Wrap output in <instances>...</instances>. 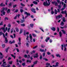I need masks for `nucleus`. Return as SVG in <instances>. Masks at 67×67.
Here are the masks:
<instances>
[{
    "instance_id": "obj_1",
    "label": "nucleus",
    "mask_w": 67,
    "mask_h": 67,
    "mask_svg": "<svg viewBox=\"0 0 67 67\" xmlns=\"http://www.w3.org/2000/svg\"><path fill=\"white\" fill-rule=\"evenodd\" d=\"M7 9H8V8H3L1 10V12L3 13V15H5V12H4V10H7Z\"/></svg>"
},
{
    "instance_id": "obj_2",
    "label": "nucleus",
    "mask_w": 67,
    "mask_h": 67,
    "mask_svg": "<svg viewBox=\"0 0 67 67\" xmlns=\"http://www.w3.org/2000/svg\"><path fill=\"white\" fill-rule=\"evenodd\" d=\"M46 2H44L43 4L44 6H46L47 5H50V2H48V3L47 2V1H46Z\"/></svg>"
},
{
    "instance_id": "obj_3",
    "label": "nucleus",
    "mask_w": 67,
    "mask_h": 67,
    "mask_svg": "<svg viewBox=\"0 0 67 67\" xmlns=\"http://www.w3.org/2000/svg\"><path fill=\"white\" fill-rule=\"evenodd\" d=\"M29 37L30 39V42H33V41H32V36L31 34H30L29 35Z\"/></svg>"
},
{
    "instance_id": "obj_4",
    "label": "nucleus",
    "mask_w": 67,
    "mask_h": 67,
    "mask_svg": "<svg viewBox=\"0 0 67 67\" xmlns=\"http://www.w3.org/2000/svg\"><path fill=\"white\" fill-rule=\"evenodd\" d=\"M62 16H63L62 15H59L56 16V19H59L58 18H60Z\"/></svg>"
},
{
    "instance_id": "obj_5",
    "label": "nucleus",
    "mask_w": 67,
    "mask_h": 67,
    "mask_svg": "<svg viewBox=\"0 0 67 67\" xmlns=\"http://www.w3.org/2000/svg\"><path fill=\"white\" fill-rule=\"evenodd\" d=\"M5 27H1L0 29V30H3L4 31V33H5Z\"/></svg>"
},
{
    "instance_id": "obj_6",
    "label": "nucleus",
    "mask_w": 67,
    "mask_h": 67,
    "mask_svg": "<svg viewBox=\"0 0 67 67\" xmlns=\"http://www.w3.org/2000/svg\"><path fill=\"white\" fill-rule=\"evenodd\" d=\"M67 11L65 10L64 12V11H62V12H61V13H62V14H63V13H65V14H66V16H65V17H67Z\"/></svg>"
},
{
    "instance_id": "obj_7",
    "label": "nucleus",
    "mask_w": 67,
    "mask_h": 67,
    "mask_svg": "<svg viewBox=\"0 0 67 67\" xmlns=\"http://www.w3.org/2000/svg\"><path fill=\"white\" fill-rule=\"evenodd\" d=\"M6 63L5 62H3V64L1 65V66L2 67V66H3V67H7V66H5V65H7V64H5Z\"/></svg>"
},
{
    "instance_id": "obj_8",
    "label": "nucleus",
    "mask_w": 67,
    "mask_h": 67,
    "mask_svg": "<svg viewBox=\"0 0 67 67\" xmlns=\"http://www.w3.org/2000/svg\"><path fill=\"white\" fill-rule=\"evenodd\" d=\"M24 14H26V15H31V14L30 13H28L26 12H24Z\"/></svg>"
},
{
    "instance_id": "obj_9",
    "label": "nucleus",
    "mask_w": 67,
    "mask_h": 67,
    "mask_svg": "<svg viewBox=\"0 0 67 67\" xmlns=\"http://www.w3.org/2000/svg\"><path fill=\"white\" fill-rule=\"evenodd\" d=\"M28 57H27V55L25 54L24 55V57H25V58H26V57H27V58H30V55H28Z\"/></svg>"
},
{
    "instance_id": "obj_10",
    "label": "nucleus",
    "mask_w": 67,
    "mask_h": 67,
    "mask_svg": "<svg viewBox=\"0 0 67 67\" xmlns=\"http://www.w3.org/2000/svg\"><path fill=\"white\" fill-rule=\"evenodd\" d=\"M31 11H32V12H34V13H36V11H35V9L34 8H32L31 9Z\"/></svg>"
},
{
    "instance_id": "obj_11",
    "label": "nucleus",
    "mask_w": 67,
    "mask_h": 67,
    "mask_svg": "<svg viewBox=\"0 0 67 67\" xmlns=\"http://www.w3.org/2000/svg\"><path fill=\"white\" fill-rule=\"evenodd\" d=\"M2 34L3 35V36L4 37H5V35H4V34L2 32H0V36L2 35Z\"/></svg>"
},
{
    "instance_id": "obj_12",
    "label": "nucleus",
    "mask_w": 67,
    "mask_h": 67,
    "mask_svg": "<svg viewBox=\"0 0 67 67\" xmlns=\"http://www.w3.org/2000/svg\"><path fill=\"white\" fill-rule=\"evenodd\" d=\"M32 2L33 3L35 4L36 5H37V4H38V3H37V2L35 1H33Z\"/></svg>"
},
{
    "instance_id": "obj_13",
    "label": "nucleus",
    "mask_w": 67,
    "mask_h": 67,
    "mask_svg": "<svg viewBox=\"0 0 67 67\" xmlns=\"http://www.w3.org/2000/svg\"><path fill=\"white\" fill-rule=\"evenodd\" d=\"M50 38H49V37H47L46 39L45 40V41L46 42H48V41L49 40Z\"/></svg>"
},
{
    "instance_id": "obj_14",
    "label": "nucleus",
    "mask_w": 67,
    "mask_h": 67,
    "mask_svg": "<svg viewBox=\"0 0 67 67\" xmlns=\"http://www.w3.org/2000/svg\"><path fill=\"white\" fill-rule=\"evenodd\" d=\"M37 62H38V61H35L34 62V65H36L37 64Z\"/></svg>"
},
{
    "instance_id": "obj_15",
    "label": "nucleus",
    "mask_w": 67,
    "mask_h": 67,
    "mask_svg": "<svg viewBox=\"0 0 67 67\" xmlns=\"http://www.w3.org/2000/svg\"><path fill=\"white\" fill-rule=\"evenodd\" d=\"M29 32H26V33H25V32L24 33V35H25L26 34V35H28V34H29Z\"/></svg>"
},
{
    "instance_id": "obj_16",
    "label": "nucleus",
    "mask_w": 67,
    "mask_h": 67,
    "mask_svg": "<svg viewBox=\"0 0 67 67\" xmlns=\"http://www.w3.org/2000/svg\"><path fill=\"white\" fill-rule=\"evenodd\" d=\"M2 53L0 52V58H2Z\"/></svg>"
},
{
    "instance_id": "obj_17",
    "label": "nucleus",
    "mask_w": 67,
    "mask_h": 67,
    "mask_svg": "<svg viewBox=\"0 0 67 67\" xmlns=\"http://www.w3.org/2000/svg\"><path fill=\"white\" fill-rule=\"evenodd\" d=\"M51 30H53V31H55L56 30V29H55V28H54V27H53L52 28H51Z\"/></svg>"
},
{
    "instance_id": "obj_18",
    "label": "nucleus",
    "mask_w": 67,
    "mask_h": 67,
    "mask_svg": "<svg viewBox=\"0 0 67 67\" xmlns=\"http://www.w3.org/2000/svg\"><path fill=\"white\" fill-rule=\"evenodd\" d=\"M54 11L55 14H57V13L58 12V11H57V10L56 9H55L54 10Z\"/></svg>"
},
{
    "instance_id": "obj_19",
    "label": "nucleus",
    "mask_w": 67,
    "mask_h": 67,
    "mask_svg": "<svg viewBox=\"0 0 67 67\" xmlns=\"http://www.w3.org/2000/svg\"><path fill=\"white\" fill-rule=\"evenodd\" d=\"M60 25H61V26H63V25H64V23L63 21L61 23Z\"/></svg>"
},
{
    "instance_id": "obj_20",
    "label": "nucleus",
    "mask_w": 67,
    "mask_h": 67,
    "mask_svg": "<svg viewBox=\"0 0 67 67\" xmlns=\"http://www.w3.org/2000/svg\"><path fill=\"white\" fill-rule=\"evenodd\" d=\"M62 31L63 34H66V31H65L64 30H62Z\"/></svg>"
},
{
    "instance_id": "obj_21",
    "label": "nucleus",
    "mask_w": 67,
    "mask_h": 67,
    "mask_svg": "<svg viewBox=\"0 0 67 67\" xmlns=\"http://www.w3.org/2000/svg\"><path fill=\"white\" fill-rule=\"evenodd\" d=\"M58 65H59V63L58 62H56L55 63V65L57 67H58Z\"/></svg>"
},
{
    "instance_id": "obj_22",
    "label": "nucleus",
    "mask_w": 67,
    "mask_h": 67,
    "mask_svg": "<svg viewBox=\"0 0 67 67\" xmlns=\"http://www.w3.org/2000/svg\"><path fill=\"white\" fill-rule=\"evenodd\" d=\"M5 43H7L8 42V40H7V38L5 37Z\"/></svg>"
},
{
    "instance_id": "obj_23",
    "label": "nucleus",
    "mask_w": 67,
    "mask_h": 67,
    "mask_svg": "<svg viewBox=\"0 0 67 67\" xmlns=\"http://www.w3.org/2000/svg\"><path fill=\"white\" fill-rule=\"evenodd\" d=\"M10 11H11V10H10V9H8L7 11V13H9L10 12Z\"/></svg>"
},
{
    "instance_id": "obj_24",
    "label": "nucleus",
    "mask_w": 67,
    "mask_h": 67,
    "mask_svg": "<svg viewBox=\"0 0 67 67\" xmlns=\"http://www.w3.org/2000/svg\"><path fill=\"white\" fill-rule=\"evenodd\" d=\"M12 62H13V61H11L8 62V63L9 64H10V65H12Z\"/></svg>"
},
{
    "instance_id": "obj_25",
    "label": "nucleus",
    "mask_w": 67,
    "mask_h": 67,
    "mask_svg": "<svg viewBox=\"0 0 67 67\" xmlns=\"http://www.w3.org/2000/svg\"><path fill=\"white\" fill-rule=\"evenodd\" d=\"M11 55L14 58V59H15V55H14L13 54H11Z\"/></svg>"
},
{
    "instance_id": "obj_26",
    "label": "nucleus",
    "mask_w": 67,
    "mask_h": 67,
    "mask_svg": "<svg viewBox=\"0 0 67 67\" xmlns=\"http://www.w3.org/2000/svg\"><path fill=\"white\" fill-rule=\"evenodd\" d=\"M55 56H56L57 57H59V58L60 57V55H59V54H56Z\"/></svg>"
},
{
    "instance_id": "obj_27",
    "label": "nucleus",
    "mask_w": 67,
    "mask_h": 67,
    "mask_svg": "<svg viewBox=\"0 0 67 67\" xmlns=\"http://www.w3.org/2000/svg\"><path fill=\"white\" fill-rule=\"evenodd\" d=\"M40 52H44V50L43 49H40Z\"/></svg>"
},
{
    "instance_id": "obj_28",
    "label": "nucleus",
    "mask_w": 67,
    "mask_h": 67,
    "mask_svg": "<svg viewBox=\"0 0 67 67\" xmlns=\"http://www.w3.org/2000/svg\"><path fill=\"white\" fill-rule=\"evenodd\" d=\"M11 26V24H9L7 25V27L9 28H10Z\"/></svg>"
},
{
    "instance_id": "obj_29",
    "label": "nucleus",
    "mask_w": 67,
    "mask_h": 67,
    "mask_svg": "<svg viewBox=\"0 0 67 67\" xmlns=\"http://www.w3.org/2000/svg\"><path fill=\"white\" fill-rule=\"evenodd\" d=\"M25 20H21L20 22L21 23H23V22H24Z\"/></svg>"
},
{
    "instance_id": "obj_30",
    "label": "nucleus",
    "mask_w": 67,
    "mask_h": 67,
    "mask_svg": "<svg viewBox=\"0 0 67 67\" xmlns=\"http://www.w3.org/2000/svg\"><path fill=\"white\" fill-rule=\"evenodd\" d=\"M65 17H63V21L64 22H66V20H65Z\"/></svg>"
},
{
    "instance_id": "obj_31",
    "label": "nucleus",
    "mask_w": 67,
    "mask_h": 67,
    "mask_svg": "<svg viewBox=\"0 0 67 67\" xmlns=\"http://www.w3.org/2000/svg\"><path fill=\"white\" fill-rule=\"evenodd\" d=\"M59 34L60 35V37H61L62 35V32H59Z\"/></svg>"
},
{
    "instance_id": "obj_32",
    "label": "nucleus",
    "mask_w": 67,
    "mask_h": 67,
    "mask_svg": "<svg viewBox=\"0 0 67 67\" xmlns=\"http://www.w3.org/2000/svg\"><path fill=\"white\" fill-rule=\"evenodd\" d=\"M26 63H28V62H29L30 63H31V61L30 60H26Z\"/></svg>"
},
{
    "instance_id": "obj_33",
    "label": "nucleus",
    "mask_w": 67,
    "mask_h": 67,
    "mask_svg": "<svg viewBox=\"0 0 67 67\" xmlns=\"http://www.w3.org/2000/svg\"><path fill=\"white\" fill-rule=\"evenodd\" d=\"M46 65H47V66H49L50 65V64L49 63H46Z\"/></svg>"
},
{
    "instance_id": "obj_34",
    "label": "nucleus",
    "mask_w": 67,
    "mask_h": 67,
    "mask_svg": "<svg viewBox=\"0 0 67 67\" xmlns=\"http://www.w3.org/2000/svg\"><path fill=\"white\" fill-rule=\"evenodd\" d=\"M61 49L62 51H63L64 50V48H63V47H64V46H63V45H61Z\"/></svg>"
},
{
    "instance_id": "obj_35",
    "label": "nucleus",
    "mask_w": 67,
    "mask_h": 67,
    "mask_svg": "<svg viewBox=\"0 0 67 67\" xmlns=\"http://www.w3.org/2000/svg\"><path fill=\"white\" fill-rule=\"evenodd\" d=\"M32 36H33L34 37H36V35L34 34H32Z\"/></svg>"
},
{
    "instance_id": "obj_36",
    "label": "nucleus",
    "mask_w": 67,
    "mask_h": 67,
    "mask_svg": "<svg viewBox=\"0 0 67 67\" xmlns=\"http://www.w3.org/2000/svg\"><path fill=\"white\" fill-rule=\"evenodd\" d=\"M15 30L16 32H19V29H18V28H15Z\"/></svg>"
},
{
    "instance_id": "obj_37",
    "label": "nucleus",
    "mask_w": 67,
    "mask_h": 67,
    "mask_svg": "<svg viewBox=\"0 0 67 67\" xmlns=\"http://www.w3.org/2000/svg\"><path fill=\"white\" fill-rule=\"evenodd\" d=\"M57 0V2H58V3H60V0Z\"/></svg>"
},
{
    "instance_id": "obj_38",
    "label": "nucleus",
    "mask_w": 67,
    "mask_h": 67,
    "mask_svg": "<svg viewBox=\"0 0 67 67\" xmlns=\"http://www.w3.org/2000/svg\"><path fill=\"white\" fill-rule=\"evenodd\" d=\"M12 5V4L11 3H10L9 4V5L8 7L10 8V7Z\"/></svg>"
},
{
    "instance_id": "obj_39",
    "label": "nucleus",
    "mask_w": 67,
    "mask_h": 67,
    "mask_svg": "<svg viewBox=\"0 0 67 67\" xmlns=\"http://www.w3.org/2000/svg\"><path fill=\"white\" fill-rule=\"evenodd\" d=\"M2 46L3 48H4V47H5V44H3L2 45Z\"/></svg>"
},
{
    "instance_id": "obj_40",
    "label": "nucleus",
    "mask_w": 67,
    "mask_h": 67,
    "mask_svg": "<svg viewBox=\"0 0 67 67\" xmlns=\"http://www.w3.org/2000/svg\"><path fill=\"white\" fill-rule=\"evenodd\" d=\"M38 55V54H37V53L36 54V56H34V58H37V55Z\"/></svg>"
},
{
    "instance_id": "obj_41",
    "label": "nucleus",
    "mask_w": 67,
    "mask_h": 67,
    "mask_svg": "<svg viewBox=\"0 0 67 67\" xmlns=\"http://www.w3.org/2000/svg\"><path fill=\"white\" fill-rule=\"evenodd\" d=\"M61 4H62V5L64 4V2H60V5H61Z\"/></svg>"
},
{
    "instance_id": "obj_42",
    "label": "nucleus",
    "mask_w": 67,
    "mask_h": 67,
    "mask_svg": "<svg viewBox=\"0 0 67 67\" xmlns=\"http://www.w3.org/2000/svg\"><path fill=\"white\" fill-rule=\"evenodd\" d=\"M0 5H1V7H2L3 6V5L4 6L5 5H3V3H2Z\"/></svg>"
},
{
    "instance_id": "obj_43",
    "label": "nucleus",
    "mask_w": 67,
    "mask_h": 67,
    "mask_svg": "<svg viewBox=\"0 0 67 67\" xmlns=\"http://www.w3.org/2000/svg\"><path fill=\"white\" fill-rule=\"evenodd\" d=\"M25 63H23L22 64V66H25Z\"/></svg>"
},
{
    "instance_id": "obj_44",
    "label": "nucleus",
    "mask_w": 67,
    "mask_h": 67,
    "mask_svg": "<svg viewBox=\"0 0 67 67\" xmlns=\"http://www.w3.org/2000/svg\"><path fill=\"white\" fill-rule=\"evenodd\" d=\"M63 7L64 8H65L66 7V4H64L63 5Z\"/></svg>"
},
{
    "instance_id": "obj_45",
    "label": "nucleus",
    "mask_w": 67,
    "mask_h": 67,
    "mask_svg": "<svg viewBox=\"0 0 67 67\" xmlns=\"http://www.w3.org/2000/svg\"><path fill=\"white\" fill-rule=\"evenodd\" d=\"M21 26H25V24H21Z\"/></svg>"
},
{
    "instance_id": "obj_46",
    "label": "nucleus",
    "mask_w": 67,
    "mask_h": 67,
    "mask_svg": "<svg viewBox=\"0 0 67 67\" xmlns=\"http://www.w3.org/2000/svg\"><path fill=\"white\" fill-rule=\"evenodd\" d=\"M10 28H8L7 31L8 32H10Z\"/></svg>"
},
{
    "instance_id": "obj_47",
    "label": "nucleus",
    "mask_w": 67,
    "mask_h": 67,
    "mask_svg": "<svg viewBox=\"0 0 67 67\" xmlns=\"http://www.w3.org/2000/svg\"><path fill=\"white\" fill-rule=\"evenodd\" d=\"M41 47L42 48H44L45 47V46H44L43 45H41Z\"/></svg>"
},
{
    "instance_id": "obj_48",
    "label": "nucleus",
    "mask_w": 67,
    "mask_h": 67,
    "mask_svg": "<svg viewBox=\"0 0 67 67\" xmlns=\"http://www.w3.org/2000/svg\"><path fill=\"white\" fill-rule=\"evenodd\" d=\"M26 40H29V36L28 35L27 36V38H26Z\"/></svg>"
},
{
    "instance_id": "obj_49",
    "label": "nucleus",
    "mask_w": 67,
    "mask_h": 67,
    "mask_svg": "<svg viewBox=\"0 0 67 67\" xmlns=\"http://www.w3.org/2000/svg\"><path fill=\"white\" fill-rule=\"evenodd\" d=\"M18 41L19 42H21V38L19 37L18 38Z\"/></svg>"
},
{
    "instance_id": "obj_50",
    "label": "nucleus",
    "mask_w": 67,
    "mask_h": 67,
    "mask_svg": "<svg viewBox=\"0 0 67 67\" xmlns=\"http://www.w3.org/2000/svg\"><path fill=\"white\" fill-rule=\"evenodd\" d=\"M42 55L43 56H45V52L43 53V54Z\"/></svg>"
},
{
    "instance_id": "obj_51",
    "label": "nucleus",
    "mask_w": 67,
    "mask_h": 67,
    "mask_svg": "<svg viewBox=\"0 0 67 67\" xmlns=\"http://www.w3.org/2000/svg\"><path fill=\"white\" fill-rule=\"evenodd\" d=\"M40 30H41V31H42V32H44V30H43V29L42 28H40Z\"/></svg>"
},
{
    "instance_id": "obj_52",
    "label": "nucleus",
    "mask_w": 67,
    "mask_h": 67,
    "mask_svg": "<svg viewBox=\"0 0 67 67\" xmlns=\"http://www.w3.org/2000/svg\"><path fill=\"white\" fill-rule=\"evenodd\" d=\"M20 11L21 12V13H22V12H23V9H21L20 10Z\"/></svg>"
},
{
    "instance_id": "obj_53",
    "label": "nucleus",
    "mask_w": 67,
    "mask_h": 67,
    "mask_svg": "<svg viewBox=\"0 0 67 67\" xmlns=\"http://www.w3.org/2000/svg\"><path fill=\"white\" fill-rule=\"evenodd\" d=\"M22 33V29H21L20 32V34H21Z\"/></svg>"
},
{
    "instance_id": "obj_54",
    "label": "nucleus",
    "mask_w": 67,
    "mask_h": 67,
    "mask_svg": "<svg viewBox=\"0 0 67 67\" xmlns=\"http://www.w3.org/2000/svg\"><path fill=\"white\" fill-rule=\"evenodd\" d=\"M58 8L59 9H60V8H61V6H60V5H58Z\"/></svg>"
},
{
    "instance_id": "obj_55",
    "label": "nucleus",
    "mask_w": 67,
    "mask_h": 67,
    "mask_svg": "<svg viewBox=\"0 0 67 67\" xmlns=\"http://www.w3.org/2000/svg\"><path fill=\"white\" fill-rule=\"evenodd\" d=\"M19 42L18 43V44L19 45H20L21 44V41H19Z\"/></svg>"
},
{
    "instance_id": "obj_56",
    "label": "nucleus",
    "mask_w": 67,
    "mask_h": 67,
    "mask_svg": "<svg viewBox=\"0 0 67 67\" xmlns=\"http://www.w3.org/2000/svg\"><path fill=\"white\" fill-rule=\"evenodd\" d=\"M55 6H57L58 5V3H57V2H56L55 3Z\"/></svg>"
},
{
    "instance_id": "obj_57",
    "label": "nucleus",
    "mask_w": 67,
    "mask_h": 67,
    "mask_svg": "<svg viewBox=\"0 0 67 67\" xmlns=\"http://www.w3.org/2000/svg\"><path fill=\"white\" fill-rule=\"evenodd\" d=\"M16 7V4L14 5H13V8H15Z\"/></svg>"
},
{
    "instance_id": "obj_58",
    "label": "nucleus",
    "mask_w": 67,
    "mask_h": 67,
    "mask_svg": "<svg viewBox=\"0 0 67 67\" xmlns=\"http://www.w3.org/2000/svg\"><path fill=\"white\" fill-rule=\"evenodd\" d=\"M20 4L21 6H25V5H24V4H23L22 3H21Z\"/></svg>"
},
{
    "instance_id": "obj_59",
    "label": "nucleus",
    "mask_w": 67,
    "mask_h": 67,
    "mask_svg": "<svg viewBox=\"0 0 67 67\" xmlns=\"http://www.w3.org/2000/svg\"><path fill=\"white\" fill-rule=\"evenodd\" d=\"M38 46H36L35 47H34L33 48L34 49H35V48H36V47H37Z\"/></svg>"
},
{
    "instance_id": "obj_60",
    "label": "nucleus",
    "mask_w": 67,
    "mask_h": 67,
    "mask_svg": "<svg viewBox=\"0 0 67 67\" xmlns=\"http://www.w3.org/2000/svg\"><path fill=\"white\" fill-rule=\"evenodd\" d=\"M47 54L49 55H51V54L49 52H47Z\"/></svg>"
},
{
    "instance_id": "obj_61",
    "label": "nucleus",
    "mask_w": 67,
    "mask_h": 67,
    "mask_svg": "<svg viewBox=\"0 0 67 67\" xmlns=\"http://www.w3.org/2000/svg\"><path fill=\"white\" fill-rule=\"evenodd\" d=\"M30 25V26L31 27H33V24H31Z\"/></svg>"
},
{
    "instance_id": "obj_62",
    "label": "nucleus",
    "mask_w": 67,
    "mask_h": 67,
    "mask_svg": "<svg viewBox=\"0 0 67 67\" xmlns=\"http://www.w3.org/2000/svg\"><path fill=\"white\" fill-rule=\"evenodd\" d=\"M16 50L17 52H19V49L17 48V49H16Z\"/></svg>"
},
{
    "instance_id": "obj_63",
    "label": "nucleus",
    "mask_w": 67,
    "mask_h": 67,
    "mask_svg": "<svg viewBox=\"0 0 67 67\" xmlns=\"http://www.w3.org/2000/svg\"><path fill=\"white\" fill-rule=\"evenodd\" d=\"M3 25V23L1 22L0 23V25Z\"/></svg>"
},
{
    "instance_id": "obj_64",
    "label": "nucleus",
    "mask_w": 67,
    "mask_h": 67,
    "mask_svg": "<svg viewBox=\"0 0 67 67\" xmlns=\"http://www.w3.org/2000/svg\"><path fill=\"white\" fill-rule=\"evenodd\" d=\"M52 66L53 67H57L56 65H53Z\"/></svg>"
}]
</instances>
